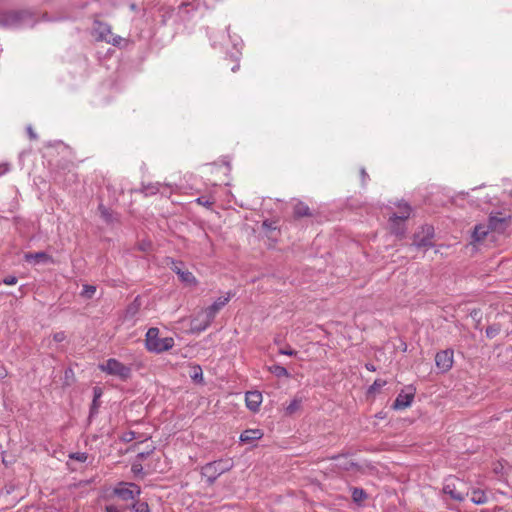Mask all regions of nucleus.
<instances>
[{
  "label": "nucleus",
  "mask_w": 512,
  "mask_h": 512,
  "mask_svg": "<svg viewBox=\"0 0 512 512\" xmlns=\"http://www.w3.org/2000/svg\"><path fill=\"white\" fill-rule=\"evenodd\" d=\"M93 35L97 41H104L113 46H120L123 39L112 32L108 23L95 20L93 23Z\"/></svg>",
  "instance_id": "nucleus-3"
},
{
  "label": "nucleus",
  "mask_w": 512,
  "mask_h": 512,
  "mask_svg": "<svg viewBox=\"0 0 512 512\" xmlns=\"http://www.w3.org/2000/svg\"><path fill=\"white\" fill-rule=\"evenodd\" d=\"M3 283L6 285H15L17 283V278L15 276H8L3 279Z\"/></svg>",
  "instance_id": "nucleus-39"
},
{
  "label": "nucleus",
  "mask_w": 512,
  "mask_h": 512,
  "mask_svg": "<svg viewBox=\"0 0 512 512\" xmlns=\"http://www.w3.org/2000/svg\"><path fill=\"white\" fill-rule=\"evenodd\" d=\"M263 435L260 429H247L241 433L240 440L245 443H250L254 440L261 439Z\"/></svg>",
  "instance_id": "nucleus-20"
},
{
  "label": "nucleus",
  "mask_w": 512,
  "mask_h": 512,
  "mask_svg": "<svg viewBox=\"0 0 512 512\" xmlns=\"http://www.w3.org/2000/svg\"><path fill=\"white\" fill-rule=\"evenodd\" d=\"M132 512H150L149 506L146 502H137L131 507Z\"/></svg>",
  "instance_id": "nucleus-29"
},
{
  "label": "nucleus",
  "mask_w": 512,
  "mask_h": 512,
  "mask_svg": "<svg viewBox=\"0 0 512 512\" xmlns=\"http://www.w3.org/2000/svg\"><path fill=\"white\" fill-rule=\"evenodd\" d=\"M196 202L207 207L213 204V201H211L210 198L206 197H199L196 199Z\"/></svg>",
  "instance_id": "nucleus-36"
},
{
  "label": "nucleus",
  "mask_w": 512,
  "mask_h": 512,
  "mask_svg": "<svg viewBox=\"0 0 512 512\" xmlns=\"http://www.w3.org/2000/svg\"><path fill=\"white\" fill-rule=\"evenodd\" d=\"M27 133L30 137L31 140H36L37 139V135L36 133L34 132L33 128L31 126H28L27 127Z\"/></svg>",
  "instance_id": "nucleus-40"
},
{
  "label": "nucleus",
  "mask_w": 512,
  "mask_h": 512,
  "mask_svg": "<svg viewBox=\"0 0 512 512\" xmlns=\"http://www.w3.org/2000/svg\"><path fill=\"white\" fill-rule=\"evenodd\" d=\"M70 459L77 460L79 462H85L88 459V454L85 452H75L69 455Z\"/></svg>",
  "instance_id": "nucleus-32"
},
{
  "label": "nucleus",
  "mask_w": 512,
  "mask_h": 512,
  "mask_svg": "<svg viewBox=\"0 0 512 512\" xmlns=\"http://www.w3.org/2000/svg\"><path fill=\"white\" fill-rule=\"evenodd\" d=\"M238 67H239V65L237 64V65L233 66L231 69H232V71H235L236 68H238Z\"/></svg>",
  "instance_id": "nucleus-47"
},
{
  "label": "nucleus",
  "mask_w": 512,
  "mask_h": 512,
  "mask_svg": "<svg viewBox=\"0 0 512 512\" xmlns=\"http://www.w3.org/2000/svg\"><path fill=\"white\" fill-rule=\"evenodd\" d=\"M491 226H474L470 231L471 244H480L490 233Z\"/></svg>",
  "instance_id": "nucleus-16"
},
{
  "label": "nucleus",
  "mask_w": 512,
  "mask_h": 512,
  "mask_svg": "<svg viewBox=\"0 0 512 512\" xmlns=\"http://www.w3.org/2000/svg\"><path fill=\"white\" fill-rule=\"evenodd\" d=\"M333 459H335L337 461L336 467L338 469L348 471V472L360 471L359 465L346 456H338V457H334Z\"/></svg>",
  "instance_id": "nucleus-15"
},
{
  "label": "nucleus",
  "mask_w": 512,
  "mask_h": 512,
  "mask_svg": "<svg viewBox=\"0 0 512 512\" xmlns=\"http://www.w3.org/2000/svg\"><path fill=\"white\" fill-rule=\"evenodd\" d=\"M293 214L296 218H302V217H313L314 213L311 211L309 206L301 201L296 200L293 205Z\"/></svg>",
  "instance_id": "nucleus-19"
},
{
  "label": "nucleus",
  "mask_w": 512,
  "mask_h": 512,
  "mask_svg": "<svg viewBox=\"0 0 512 512\" xmlns=\"http://www.w3.org/2000/svg\"><path fill=\"white\" fill-rule=\"evenodd\" d=\"M189 377L198 384L203 382V371L199 365H191L189 366L188 371Z\"/></svg>",
  "instance_id": "nucleus-23"
},
{
  "label": "nucleus",
  "mask_w": 512,
  "mask_h": 512,
  "mask_svg": "<svg viewBox=\"0 0 512 512\" xmlns=\"http://www.w3.org/2000/svg\"><path fill=\"white\" fill-rule=\"evenodd\" d=\"M53 339L55 342H62L66 339V334L63 331L56 332L53 334Z\"/></svg>",
  "instance_id": "nucleus-35"
},
{
  "label": "nucleus",
  "mask_w": 512,
  "mask_h": 512,
  "mask_svg": "<svg viewBox=\"0 0 512 512\" xmlns=\"http://www.w3.org/2000/svg\"><path fill=\"white\" fill-rule=\"evenodd\" d=\"M98 368L112 376H116L121 380H126L131 376V368L124 365L115 358H109L106 362L99 364Z\"/></svg>",
  "instance_id": "nucleus-4"
},
{
  "label": "nucleus",
  "mask_w": 512,
  "mask_h": 512,
  "mask_svg": "<svg viewBox=\"0 0 512 512\" xmlns=\"http://www.w3.org/2000/svg\"><path fill=\"white\" fill-rule=\"evenodd\" d=\"M302 405V399L301 398H294L289 405L285 408L286 415H293L294 413L298 412Z\"/></svg>",
  "instance_id": "nucleus-24"
},
{
  "label": "nucleus",
  "mask_w": 512,
  "mask_h": 512,
  "mask_svg": "<svg viewBox=\"0 0 512 512\" xmlns=\"http://www.w3.org/2000/svg\"><path fill=\"white\" fill-rule=\"evenodd\" d=\"M412 212H413V209L407 202L399 201L396 204V210L393 212V215L391 216V220L406 221L410 218Z\"/></svg>",
  "instance_id": "nucleus-12"
},
{
  "label": "nucleus",
  "mask_w": 512,
  "mask_h": 512,
  "mask_svg": "<svg viewBox=\"0 0 512 512\" xmlns=\"http://www.w3.org/2000/svg\"><path fill=\"white\" fill-rule=\"evenodd\" d=\"M36 20L28 10L5 11L0 13V27L16 29L34 26Z\"/></svg>",
  "instance_id": "nucleus-1"
},
{
  "label": "nucleus",
  "mask_w": 512,
  "mask_h": 512,
  "mask_svg": "<svg viewBox=\"0 0 512 512\" xmlns=\"http://www.w3.org/2000/svg\"><path fill=\"white\" fill-rule=\"evenodd\" d=\"M471 501L474 504L481 505L488 501L486 494L481 490H474L472 492Z\"/></svg>",
  "instance_id": "nucleus-25"
},
{
  "label": "nucleus",
  "mask_w": 512,
  "mask_h": 512,
  "mask_svg": "<svg viewBox=\"0 0 512 512\" xmlns=\"http://www.w3.org/2000/svg\"><path fill=\"white\" fill-rule=\"evenodd\" d=\"M386 385V381L384 380H381V379H377L374 381V383L371 385V387L369 388V391L372 392V391H377L379 389H381L383 386Z\"/></svg>",
  "instance_id": "nucleus-33"
},
{
  "label": "nucleus",
  "mask_w": 512,
  "mask_h": 512,
  "mask_svg": "<svg viewBox=\"0 0 512 512\" xmlns=\"http://www.w3.org/2000/svg\"><path fill=\"white\" fill-rule=\"evenodd\" d=\"M443 492L448 494L452 499L460 502L468 495L466 491L459 490L454 481H448L443 487Z\"/></svg>",
  "instance_id": "nucleus-14"
},
{
  "label": "nucleus",
  "mask_w": 512,
  "mask_h": 512,
  "mask_svg": "<svg viewBox=\"0 0 512 512\" xmlns=\"http://www.w3.org/2000/svg\"><path fill=\"white\" fill-rule=\"evenodd\" d=\"M489 224H503L511 221V210L507 206L494 207L488 211Z\"/></svg>",
  "instance_id": "nucleus-9"
},
{
  "label": "nucleus",
  "mask_w": 512,
  "mask_h": 512,
  "mask_svg": "<svg viewBox=\"0 0 512 512\" xmlns=\"http://www.w3.org/2000/svg\"><path fill=\"white\" fill-rule=\"evenodd\" d=\"M221 466L222 463L220 461L208 463L202 468V475L209 483H212L219 475L222 474L223 469Z\"/></svg>",
  "instance_id": "nucleus-13"
},
{
  "label": "nucleus",
  "mask_w": 512,
  "mask_h": 512,
  "mask_svg": "<svg viewBox=\"0 0 512 512\" xmlns=\"http://www.w3.org/2000/svg\"><path fill=\"white\" fill-rule=\"evenodd\" d=\"M163 185L159 182H156V183H148V184H142V187H141V192L145 195V196H152V195H155L157 194L158 192H160L161 190V187Z\"/></svg>",
  "instance_id": "nucleus-22"
},
{
  "label": "nucleus",
  "mask_w": 512,
  "mask_h": 512,
  "mask_svg": "<svg viewBox=\"0 0 512 512\" xmlns=\"http://www.w3.org/2000/svg\"><path fill=\"white\" fill-rule=\"evenodd\" d=\"M145 346L148 351L159 354L173 348L174 339L172 337L160 338L159 329L152 327L146 333Z\"/></svg>",
  "instance_id": "nucleus-2"
},
{
  "label": "nucleus",
  "mask_w": 512,
  "mask_h": 512,
  "mask_svg": "<svg viewBox=\"0 0 512 512\" xmlns=\"http://www.w3.org/2000/svg\"><path fill=\"white\" fill-rule=\"evenodd\" d=\"M279 353L287 356H294L297 354V352L291 348L280 349Z\"/></svg>",
  "instance_id": "nucleus-38"
},
{
  "label": "nucleus",
  "mask_w": 512,
  "mask_h": 512,
  "mask_svg": "<svg viewBox=\"0 0 512 512\" xmlns=\"http://www.w3.org/2000/svg\"><path fill=\"white\" fill-rule=\"evenodd\" d=\"M220 309V304L215 303L205 310L201 311L192 321H191V330L193 332H201L204 331L212 319L214 318L216 312Z\"/></svg>",
  "instance_id": "nucleus-5"
},
{
  "label": "nucleus",
  "mask_w": 512,
  "mask_h": 512,
  "mask_svg": "<svg viewBox=\"0 0 512 512\" xmlns=\"http://www.w3.org/2000/svg\"><path fill=\"white\" fill-rule=\"evenodd\" d=\"M95 292H96L95 286L86 284V285H83L81 295L86 298H92L93 295L95 294Z\"/></svg>",
  "instance_id": "nucleus-30"
},
{
  "label": "nucleus",
  "mask_w": 512,
  "mask_h": 512,
  "mask_svg": "<svg viewBox=\"0 0 512 512\" xmlns=\"http://www.w3.org/2000/svg\"><path fill=\"white\" fill-rule=\"evenodd\" d=\"M277 226H261V231L258 232L261 239L266 242L265 239H276L279 234Z\"/></svg>",
  "instance_id": "nucleus-21"
},
{
  "label": "nucleus",
  "mask_w": 512,
  "mask_h": 512,
  "mask_svg": "<svg viewBox=\"0 0 512 512\" xmlns=\"http://www.w3.org/2000/svg\"><path fill=\"white\" fill-rule=\"evenodd\" d=\"M366 368H367L369 371H373V372L376 370L375 366H374V365H372V364H366Z\"/></svg>",
  "instance_id": "nucleus-45"
},
{
  "label": "nucleus",
  "mask_w": 512,
  "mask_h": 512,
  "mask_svg": "<svg viewBox=\"0 0 512 512\" xmlns=\"http://www.w3.org/2000/svg\"><path fill=\"white\" fill-rule=\"evenodd\" d=\"M149 455V452L147 453H144V452H141L137 455V458L140 459V460H143L144 458H146L147 456Z\"/></svg>",
  "instance_id": "nucleus-43"
},
{
  "label": "nucleus",
  "mask_w": 512,
  "mask_h": 512,
  "mask_svg": "<svg viewBox=\"0 0 512 512\" xmlns=\"http://www.w3.org/2000/svg\"><path fill=\"white\" fill-rule=\"evenodd\" d=\"M106 512H120V510L115 505H107L105 507Z\"/></svg>",
  "instance_id": "nucleus-41"
},
{
  "label": "nucleus",
  "mask_w": 512,
  "mask_h": 512,
  "mask_svg": "<svg viewBox=\"0 0 512 512\" xmlns=\"http://www.w3.org/2000/svg\"><path fill=\"white\" fill-rule=\"evenodd\" d=\"M367 495L363 489L354 488L352 491V498L355 502H361L366 499Z\"/></svg>",
  "instance_id": "nucleus-28"
},
{
  "label": "nucleus",
  "mask_w": 512,
  "mask_h": 512,
  "mask_svg": "<svg viewBox=\"0 0 512 512\" xmlns=\"http://www.w3.org/2000/svg\"><path fill=\"white\" fill-rule=\"evenodd\" d=\"M131 471H132V473H133V474H135V475H140V474H142V472H143V467H142L141 463H139V462H134V463L132 464V466H131Z\"/></svg>",
  "instance_id": "nucleus-34"
},
{
  "label": "nucleus",
  "mask_w": 512,
  "mask_h": 512,
  "mask_svg": "<svg viewBox=\"0 0 512 512\" xmlns=\"http://www.w3.org/2000/svg\"><path fill=\"white\" fill-rule=\"evenodd\" d=\"M24 260L30 264H54L53 257L46 252L25 253Z\"/></svg>",
  "instance_id": "nucleus-11"
},
{
  "label": "nucleus",
  "mask_w": 512,
  "mask_h": 512,
  "mask_svg": "<svg viewBox=\"0 0 512 512\" xmlns=\"http://www.w3.org/2000/svg\"><path fill=\"white\" fill-rule=\"evenodd\" d=\"M360 176H361L362 185L365 186L367 180L369 179V175L366 172L365 168L360 169Z\"/></svg>",
  "instance_id": "nucleus-37"
},
{
  "label": "nucleus",
  "mask_w": 512,
  "mask_h": 512,
  "mask_svg": "<svg viewBox=\"0 0 512 512\" xmlns=\"http://www.w3.org/2000/svg\"><path fill=\"white\" fill-rule=\"evenodd\" d=\"M247 407L253 411H258L262 403V394L258 391H251L246 393L245 397Z\"/></svg>",
  "instance_id": "nucleus-17"
},
{
  "label": "nucleus",
  "mask_w": 512,
  "mask_h": 512,
  "mask_svg": "<svg viewBox=\"0 0 512 512\" xmlns=\"http://www.w3.org/2000/svg\"><path fill=\"white\" fill-rule=\"evenodd\" d=\"M100 396V392H98L97 390H95V398L97 400V398Z\"/></svg>",
  "instance_id": "nucleus-46"
},
{
  "label": "nucleus",
  "mask_w": 512,
  "mask_h": 512,
  "mask_svg": "<svg viewBox=\"0 0 512 512\" xmlns=\"http://www.w3.org/2000/svg\"><path fill=\"white\" fill-rule=\"evenodd\" d=\"M166 264L170 267V269L176 273L180 279V281L189 287H194L197 285L198 281L195 276L185 268L183 262L176 261L172 258L166 259Z\"/></svg>",
  "instance_id": "nucleus-6"
},
{
  "label": "nucleus",
  "mask_w": 512,
  "mask_h": 512,
  "mask_svg": "<svg viewBox=\"0 0 512 512\" xmlns=\"http://www.w3.org/2000/svg\"><path fill=\"white\" fill-rule=\"evenodd\" d=\"M139 308L140 303L138 302L137 299H135L133 303H131L126 309V318H133L138 313Z\"/></svg>",
  "instance_id": "nucleus-27"
},
{
  "label": "nucleus",
  "mask_w": 512,
  "mask_h": 512,
  "mask_svg": "<svg viewBox=\"0 0 512 512\" xmlns=\"http://www.w3.org/2000/svg\"><path fill=\"white\" fill-rule=\"evenodd\" d=\"M433 237H434L433 226H420L419 231L414 233L413 244L418 247L432 246Z\"/></svg>",
  "instance_id": "nucleus-8"
},
{
  "label": "nucleus",
  "mask_w": 512,
  "mask_h": 512,
  "mask_svg": "<svg viewBox=\"0 0 512 512\" xmlns=\"http://www.w3.org/2000/svg\"><path fill=\"white\" fill-rule=\"evenodd\" d=\"M8 165L7 164H4V165H0V175H3L5 174L7 171H8Z\"/></svg>",
  "instance_id": "nucleus-42"
},
{
  "label": "nucleus",
  "mask_w": 512,
  "mask_h": 512,
  "mask_svg": "<svg viewBox=\"0 0 512 512\" xmlns=\"http://www.w3.org/2000/svg\"><path fill=\"white\" fill-rule=\"evenodd\" d=\"M97 406V403H96V399L93 400V407H96Z\"/></svg>",
  "instance_id": "nucleus-48"
},
{
  "label": "nucleus",
  "mask_w": 512,
  "mask_h": 512,
  "mask_svg": "<svg viewBox=\"0 0 512 512\" xmlns=\"http://www.w3.org/2000/svg\"><path fill=\"white\" fill-rule=\"evenodd\" d=\"M136 6L134 4L131 5V9L135 10Z\"/></svg>",
  "instance_id": "nucleus-49"
},
{
  "label": "nucleus",
  "mask_w": 512,
  "mask_h": 512,
  "mask_svg": "<svg viewBox=\"0 0 512 512\" xmlns=\"http://www.w3.org/2000/svg\"><path fill=\"white\" fill-rule=\"evenodd\" d=\"M150 247H151V243H147V244H143V245H141V246H140V249H142V250H144V251H145V250H147V249H148V248H150Z\"/></svg>",
  "instance_id": "nucleus-44"
},
{
  "label": "nucleus",
  "mask_w": 512,
  "mask_h": 512,
  "mask_svg": "<svg viewBox=\"0 0 512 512\" xmlns=\"http://www.w3.org/2000/svg\"><path fill=\"white\" fill-rule=\"evenodd\" d=\"M499 332L500 326L498 324H493L486 329V335L488 338H494L499 334Z\"/></svg>",
  "instance_id": "nucleus-31"
},
{
  "label": "nucleus",
  "mask_w": 512,
  "mask_h": 512,
  "mask_svg": "<svg viewBox=\"0 0 512 512\" xmlns=\"http://www.w3.org/2000/svg\"><path fill=\"white\" fill-rule=\"evenodd\" d=\"M113 494L124 501H128L138 497L141 494V489L135 483L121 482L113 489Z\"/></svg>",
  "instance_id": "nucleus-7"
},
{
  "label": "nucleus",
  "mask_w": 512,
  "mask_h": 512,
  "mask_svg": "<svg viewBox=\"0 0 512 512\" xmlns=\"http://www.w3.org/2000/svg\"><path fill=\"white\" fill-rule=\"evenodd\" d=\"M435 363L441 372L449 371L453 366V351L443 350L436 354Z\"/></svg>",
  "instance_id": "nucleus-10"
},
{
  "label": "nucleus",
  "mask_w": 512,
  "mask_h": 512,
  "mask_svg": "<svg viewBox=\"0 0 512 512\" xmlns=\"http://www.w3.org/2000/svg\"><path fill=\"white\" fill-rule=\"evenodd\" d=\"M269 371L274 374L276 377H290L289 372L287 369L280 365H272L269 367Z\"/></svg>",
  "instance_id": "nucleus-26"
},
{
  "label": "nucleus",
  "mask_w": 512,
  "mask_h": 512,
  "mask_svg": "<svg viewBox=\"0 0 512 512\" xmlns=\"http://www.w3.org/2000/svg\"><path fill=\"white\" fill-rule=\"evenodd\" d=\"M414 399V393H400L393 403V408L396 410H401L409 407Z\"/></svg>",
  "instance_id": "nucleus-18"
}]
</instances>
